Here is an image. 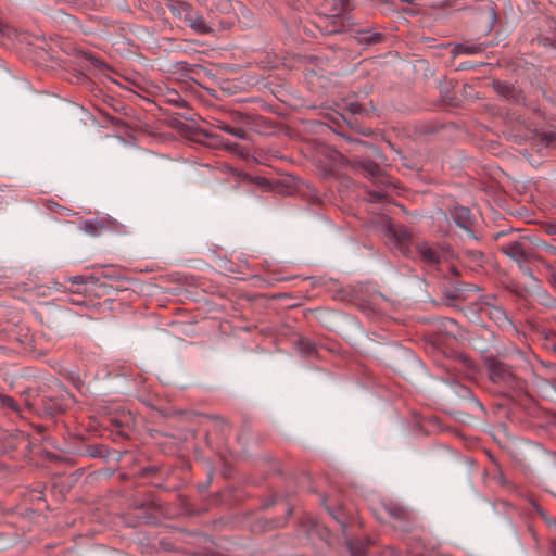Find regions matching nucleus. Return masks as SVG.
<instances>
[{"instance_id": "nucleus-20", "label": "nucleus", "mask_w": 556, "mask_h": 556, "mask_svg": "<svg viewBox=\"0 0 556 556\" xmlns=\"http://www.w3.org/2000/svg\"><path fill=\"white\" fill-rule=\"evenodd\" d=\"M300 349L305 354H312L315 351V345L308 340H300Z\"/></svg>"}, {"instance_id": "nucleus-22", "label": "nucleus", "mask_w": 556, "mask_h": 556, "mask_svg": "<svg viewBox=\"0 0 556 556\" xmlns=\"http://www.w3.org/2000/svg\"><path fill=\"white\" fill-rule=\"evenodd\" d=\"M365 170L369 175L375 176L379 172V167L375 164H369L368 166L365 167Z\"/></svg>"}, {"instance_id": "nucleus-3", "label": "nucleus", "mask_w": 556, "mask_h": 556, "mask_svg": "<svg viewBox=\"0 0 556 556\" xmlns=\"http://www.w3.org/2000/svg\"><path fill=\"white\" fill-rule=\"evenodd\" d=\"M489 377L494 383L510 390H521L523 388L522 380L517 377L511 367L497 359L489 363Z\"/></svg>"}, {"instance_id": "nucleus-24", "label": "nucleus", "mask_w": 556, "mask_h": 556, "mask_svg": "<svg viewBox=\"0 0 556 556\" xmlns=\"http://www.w3.org/2000/svg\"><path fill=\"white\" fill-rule=\"evenodd\" d=\"M351 551L354 556H363L364 554V551L361 547L354 548L353 546H351Z\"/></svg>"}, {"instance_id": "nucleus-18", "label": "nucleus", "mask_w": 556, "mask_h": 556, "mask_svg": "<svg viewBox=\"0 0 556 556\" xmlns=\"http://www.w3.org/2000/svg\"><path fill=\"white\" fill-rule=\"evenodd\" d=\"M0 404L2 407L8 408L12 412H18V404L15 400L8 395H0Z\"/></svg>"}, {"instance_id": "nucleus-25", "label": "nucleus", "mask_w": 556, "mask_h": 556, "mask_svg": "<svg viewBox=\"0 0 556 556\" xmlns=\"http://www.w3.org/2000/svg\"><path fill=\"white\" fill-rule=\"evenodd\" d=\"M553 139H554V135L553 134H549L546 136V146L549 147V146H553Z\"/></svg>"}, {"instance_id": "nucleus-14", "label": "nucleus", "mask_w": 556, "mask_h": 556, "mask_svg": "<svg viewBox=\"0 0 556 556\" xmlns=\"http://www.w3.org/2000/svg\"><path fill=\"white\" fill-rule=\"evenodd\" d=\"M218 128L227 134H230L239 139H245L247 131L243 128L240 127H232L229 124H226L224 122H220L218 125Z\"/></svg>"}, {"instance_id": "nucleus-6", "label": "nucleus", "mask_w": 556, "mask_h": 556, "mask_svg": "<svg viewBox=\"0 0 556 556\" xmlns=\"http://www.w3.org/2000/svg\"><path fill=\"white\" fill-rule=\"evenodd\" d=\"M167 8L173 16L184 21L185 23H187L188 20L193 16L192 13L194 12V9L191 4L178 0H169Z\"/></svg>"}, {"instance_id": "nucleus-9", "label": "nucleus", "mask_w": 556, "mask_h": 556, "mask_svg": "<svg viewBox=\"0 0 556 556\" xmlns=\"http://www.w3.org/2000/svg\"><path fill=\"white\" fill-rule=\"evenodd\" d=\"M384 36L378 31H371L370 29H362L357 33L356 39L362 45H376L383 40Z\"/></svg>"}, {"instance_id": "nucleus-26", "label": "nucleus", "mask_w": 556, "mask_h": 556, "mask_svg": "<svg viewBox=\"0 0 556 556\" xmlns=\"http://www.w3.org/2000/svg\"><path fill=\"white\" fill-rule=\"evenodd\" d=\"M227 149L235 152L239 149V146L237 143H228Z\"/></svg>"}, {"instance_id": "nucleus-8", "label": "nucleus", "mask_w": 556, "mask_h": 556, "mask_svg": "<svg viewBox=\"0 0 556 556\" xmlns=\"http://www.w3.org/2000/svg\"><path fill=\"white\" fill-rule=\"evenodd\" d=\"M455 223L463 229L469 230L471 226V214L469 208L465 206H457L452 213Z\"/></svg>"}, {"instance_id": "nucleus-15", "label": "nucleus", "mask_w": 556, "mask_h": 556, "mask_svg": "<svg viewBox=\"0 0 556 556\" xmlns=\"http://www.w3.org/2000/svg\"><path fill=\"white\" fill-rule=\"evenodd\" d=\"M543 519L548 528L553 552L556 555V520L545 515L543 516Z\"/></svg>"}, {"instance_id": "nucleus-28", "label": "nucleus", "mask_w": 556, "mask_h": 556, "mask_svg": "<svg viewBox=\"0 0 556 556\" xmlns=\"http://www.w3.org/2000/svg\"><path fill=\"white\" fill-rule=\"evenodd\" d=\"M71 280H72V282H78V281H79V278H78V277H74V278H72Z\"/></svg>"}, {"instance_id": "nucleus-5", "label": "nucleus", "mask_w": 556, "mask_h": 556, "mask_svg": "<svg viewBox=\"0 0 556 556\" xmlns=\"http://www.w3.org/2000/svg\"><path fill=\"white\" fill-rule=\"evenodd\" d=\"M416 251L420 260L429 266H437L443 261H447L450 254L447 251L438 249L427 242H418L416 244Z\"/></svg>"}, {"instance_id": "nucleus-27", "label": "nucleus", "mask_w": 556, "mask_h": 556, "mask_svg": "<svg viewBox=\"0 0 556 556\" xmlns=\"http://www.w3.org/2000/svg\"><path fill=\"white\" fill-rule=\"evenodd\" d=\"M546 231L549 235H555L556 236V226H549Z\"/></svg>"}, {"instance_id": "nucleus-21", "label": "nucleus", "mask_w": 556, "mask_h": 556, "mask_svg": "<svg viewBox=\"0 0 556 556\" xmlns=\"http://www.w3.org/2000/svg\"><path fill=\"white\" fill-rule=\"evenodd\" d=\"M386 194L381 191H369L367 194V199L370 202H380L384 199Z\"/></svg>"}, {"instance_id": "nucleus-16", "label": "nucleus", "mask_w": 556, "mask_h": 556, "mask_svg": "<svg viewBox=\"0 0 556 556\" xmlns=\"http://www.w3.org/2000/svg\"><path fill=\"white\" fill-rule=\"evenodd\" d=\"M46 401H47V396H42V402L46 404L47 409H49L52 413L62 412L64 409V407L66 406V403H64L62 400L53 401L50 399L49 403H47Z\"/></svg>"}, {"instance_id": "nucleus-12", "label": "nucleus", "mask_w": 556, "mask_h": 556, "mask_svg": "<svg viewBox=\"0 0 556 556\" xmlns=\"http://www.w3.org/2000/svg\"><path fill=\"white\" fill-rule=\"evenodd\" d=\"M538 262L546 269L547 280L551 286L556 290V268L548 261L543 257H538Z\"/></svg>"}, {"instance_id": "nucleus-17", "label": "nucleus", "mask_w": 556, "mask_h": 556, "mask_svg": "<svg viewBox=\"0 0 556 556\" xmlns=\"http://www.w3.org/2000/svg\"><path fill=\"white\" fill-rule=\"evenodd\" d=\"M536 247L545 251L548 255L554 256L556 262V238L553 239V242L540 240Z\"/></svg>"}, {"instance_id": "nucleus-10", "label": "nucleus", "mask_w": 556, "mask_h": 556, "mask_svg": "<svg viewBox=\"0 0 556 556\" xmlns=\"http://www.w3.org/2000/svg\"><path fill=\"white\" fill-rule=\"evenodd\" d=\"M459 257L470 267H479L483 263V254L479 250L466 249L462 252Z\"/></svg>"}, {"instance_id": "nucleus-11", "label": "nucleus", "mask_w": 556, "mask_h": 556, "mask_svg": "<svg viewBox=\"0 0 556 556\" xmlns=\"http://www.w3.org/2000/svg\"><path fill=\"white\" fill-rule=\"evenodd\" d=\"M482 51H484V48L481 45L459 43L455 47L457 54H479Z\"/></svg>"}, {"instance_id": "nucleus-2", "label": "nucleus", "mask_w": 556, "mask_h": 556, "mask_svg": "<svg viewBox=\"0 0 556 556\" xmlns=\"http://www.w3.org/2000/svg\"><path fill=\"white\" fill-rule=\"evenodd\" d=\"M477 312L481 316L488 317L500 328L508 329L511 327V321L509 320L505 309L498 305L497 299L493 294L484 295L476 302Z\"/></svg>"}, {"instance_id": "nucleus-1", "label": "nucleus", "mask_w": 556, "mask_h": 556, "mask_svg": "<svg viewBox=\"0 0 556 556\" xmlns=\"http://www.w3.org/2000/svg\"><path fill=\"white\" fill-rule=\"evenodd\" d=\"M503 237H507V239L498 244V250L517 264L523 276L533 278L532 270L529 265L531 261H538L539 256L531 252V242L529 238L519 235L516 230H511L507 233L500 231L495 235L496 240H500Z\"/></svg>"}, {"instance_id": "nucleus-19", "label": "nucleus", "mask_w": 556, "mask_h": 556, "mask_svg": "<svg viewBox=\"0 0 556 556\" xmlns=\"http://www.w3.org/2000/svg\"><path fill=\"white\" fill-rule=\"evenodd\" d=\"M80 228L90 236H98L100 233L99 225L93 222H84Z\"/></svg>"}, {"instance_id": "nucleus-13", "label": "nucleus", "mask_w": 556, "mask_h": 556, "mask_svg": "<svg viewBox=\"0 0 556 556\" xmlns=\"http://www.w3.org/2000/svg\"><path fill=\"white\" fill-rule=\"evenodd\" d=\"M495 90L503 97L507 99H514L516 100L517 91L516 89L509 85L504 83H497L495 84Z\"/></svg>"}, {"instance_id": "nucleus-4", "label": "nucleus", "mask_w": 556, "mask_h": 556, "mask_svg": "<svg viewBox=\"0 0 556 556\" xmlns=\"http://www.w3.org/2000/svg\"><path fill=\"white\" fill-rule=\"evenodd\" d=\"M387 237L402 254L407 255L410 253L412 233L406 227L389 225L387 227Z\"/></svg>"}, {"instance_id": "nucleus-23", "label": "nucleus", "mask_w": 556, "mask_h": 556, "mask_svg": "<svg viewBox=\"0 0 556 556\" xmlns=\"http://www.w3.org/2000/svg\"><path fill=\"white\" fill-rule=\"evenodd\" d=\"M444 325H445L446 329H448L452 332H453V328H457L458 327L457 323L454 319H451V318L446 319Z\"/></svg>"}, {"instance_id": "nucleus-7", "label": "nucleus", "mask_w": 556, "mask_h": 556, "mask_svg": "<svg viewBox=\"0 0 556 556\" xmlns=\"http://www.w3.org/2000/svg\"><path fill=\"white\" fill-rule=\"evenodd\" d=\"M192 17L188 20V26L193 29L199 35H207L213 31V29L205 23L203 16L194 10L192 13Z\"/></svg>"}]
</instances>
